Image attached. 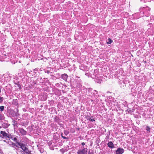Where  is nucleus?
Wrapping results in <instances>:
<instances>
[{
    "label": "nucleus",
    "instance_id": "1",
    "mask_svg": "<svg viewBox=\"0 0 154 154\" xmlns=\"http://www.w3.org/2000/svg\"><path fill=\"white\" fill-rule=\"evenodd\" d=\"M17 144L20 146V147L23 150V152L26 153H28L29 152V150L26 147V145L22 143L19 142H17Z\"/></svg>",
    "mask_w": 154,
    "mask_h": 154
},
{
    "label": "nucleus",
    "instance_id": "2",
    "mask_svg": "<svg viewBox=\"0 0 154 154\" xmlns=\"http://www.w3.org/2000/svg\"><path fill=\"white\" fill-rule=\"evenodd\" d=\"M88 149L87 148L83 147L82 149L78 150L77 152L78 154H86Z\"/></svg>",
    "mask_w": 154,
    "mask_h": 154
},
{
    "label": "nucleus",
    "instance_id": "3",
    "mask_svg": "<svg viewBox=\"0 0 154 154\" xmlns=\"http://www.w3.org/2000/svg\"><path fill=\"white\" fill-rule=\"evenodd\" d=\"M1 134H0V137H2V136L4 137L7 138L9 137V134L6 133L5 131H2L0 132Z\"/></svg>",
    "mask_w": 154,
    "mask_h": 154
},
{
    "label": "nucleus",
    "instance_id": "4",
    "mask_svg": "<svg viewBox=\"0 0 154 154\" xmlns=\"http://www.w3.org/2000/svg\"><path fill=\"white\" fill-rule=\"evenodd\" d=\"M116 154H122L124 152V150L122 148H119L116 150Z\"/></svg>",
    "mask_w": 154,
    "mask_h": 154
},
{
    "label": "nucleus",
    "instance_id": "5",
    "mask_svg": "<svg viewBox=\"0 0 154 154\" xmlns=\"http://www.w3.org/2000/svg\"><path fill=\"white\" fill-rule=\"evenodd\" d=\"M19 131L23 135H25L26 134V131L23 128H20Z\"/></svg>",
    "mask_w": 154,
    "mask_h": 154
},
{
    "label": "nucleus",
    "instance_id": "6",
    "mask_svg": "<svg viewBox=\"0 0 154 154\" xmlns=\"http://www.w3.org/2000/svg\"><path fill=\"white\" fill-rule=\"evenodd\" d=\"M68 76L66 74H63L61 75V77L64 81H66L67 79Z\"/></svg>",
    "mask_w": 154,
    "mask_h": 154
},
{
    "label": "nucleus",
    "instance_id": "7",
    "mask_svg": "<svg viewBox=\"0 0 154 154\" xmlns=\"http://www.w3.org/2000/svg\"><path fill=\"white\" fill-rule=\"evenodd\" d=\"M107 145L109 148H113L114 147V145L110 141L107 143Z\"/></svg>",
    "mask_w": 154,
    "mask_h": 154
},
{
    "label": "nucleus",
    "instance_id": "8",
    "mask_svg": "<svg viewBox=\"0 0 154 154\" xmlns=\"http://www.w3.org/2000/svg\"><path fill=\"white\" fill-rule=\"evenodd\" d=\"M8 138L11 139L12 140H13L14 141H15L17 143V142H18L17 141V140L16 137H14L12 136L9 135V137H8Z\"/></svg>",
    "mask_w": 154,
    "mask_h": 154
},
{
    "label": "nucleus",
    "instance_id": "9",
    "mask_svg": "<svg viewBox=\"0 0 154 154\" xmlns=\"http://www.w3.org/2000/svg\"><path fill=\"white\" fill-rule=\"evenodd\" d=\"M133 110H131L130 109H127L126 110V113H129L130 114H132V113L133 112Z\"/></svg>",
    "mask_w": 154,
    "mask_h": 154
},
{
    "label": "nucleus",
    "instance_id": "10",
    "mask_svg": "<svg viewBox=\"0 0 154 154\" xmlns=\"http://www.w3.org/2000/svg\"><path fill=\"white\" fill-rule=\"evenodd\" d=\"M112 42V40L110 38H109L108 39V41L107 42V43L108 44H111Z\"/></svg>",
    "mask_w": 154,
    "mask_h": 154
},
{
    "label": "nucleus",
    "instance_id": "11",
    "mask_svg": "<svg viewBox=\"0 0 154 154\" xmlns=\"http://www.w3.org/2000/svg\"><path fill=\"white\" fill-rule=\"evenodd\" d=\"M4 115L1 112H0V121L2 120L3 119Z\"/></svg>",
    "mask_w": 154,
    "mask_h": 154
},
{
    "label": "nucleus",
    "instance_id": "12",
    "mask_svg": "<svg viewBox=\"0 0 154 154\" xmlns=\"http://www.w3.org/2000/svg\"><path fill=\"white\" fill-rule=\"evenodd\" d=\"M150 128L148 126H147L146 127V130L148 133H149L150 132Z\"/></svg>",
    "mask_w": 154,
    "mask_h": 154
},
{
    "label": "nucleus",
    "instance_id": "13",
    "mask_svg": "<svg viewBox=\"0 0 154 154\" xmlns=\"http://www.w3.org/2000/svg\"><path fill=\"white\" fill-rule=\"evenodd\" d=\"M4 106H0V110L1 112L3 111L4 110Z\"/></svg>",
    "mask_w": 154,
    "mask_h": 154
},
{
    "label": "nucleus",
    "instance_id": "14",
    "mask_svg": "<svg viewBox=\"0 0 154 154\" xmlns=\"http://www.w3.org/2000/svg\"><path fill=\"white\" fill-rule=\"evenodd\" d=\"M64 133L65 135H67L69 134V132L67 130H64Z\"/></svg>",
    "mask_w": 154,
    "mask_h": 154
},
{
    "label": "nucleus",
    "instance_id": "15",
    "mask_svg": "<svg viewBox=\"0 0 154 154\" xmlns=\"http://www.w3.org/2000/svg\"><path fill=\"white\" fill-rule=\"evenodd\" d=\"M18 109L17 110V111L15 112H14V115L15 116H18L19 114L18 113Z\"/></svg>",
    "mask_w": 154,
    "mask_h": 154
},
{
    "label": "nucleus",
    "instance_id": "16",
    "mask_svg": "<svg viewBox=\"0 0 154 154\" xmlns=\"http://www.w3.org/2000/svg\"><path fill=\"white\" fill-rule=\"evenodd\" d=\"M88 120L90 121H92V122H93V121H95V118H94V119H92L91 118H90Z\"/></svg>",
    "mask_w": 154,
    "mask_h": 154
},
{
    "label": "nucleus",
    "instance_id": "17",
    "mask_svg": "<svg viewBox=\"0 0 154 154\" xmlns=\"http://www.w3.org/2000/svg\"><path fill=\"white\" fill-rule=\"evenodd\" d=\"M61 136L62 137L63 139H67V138L65 137H64V136H63V134L62 133L61 134Z\"/></svg>",
    "mask_w": 154,
    "mask_h": 154
},
{
    "label": "nucleus",
    "instance_id": "18",
    "mask_svg": "<svg viewBox=\"0 0 154 154\" xmlns=\"http://www.w3.org/2000/svg\"><path fill=\"white\" fill-rule=\"evenodd\" d=\"M3 99V97H0V103H1L2 102Z\"/></svg>",
    "mask_w": 154,
    "mask_h": 154
},
{
    "label": "nucleus",
    "instance_id": "19",
    "mask_svg": "<svg viewBox=\"0 0 154 154\" xmlns=\"http://www.w3.org/2000/svg\"><path fill=\"white\" fill-rule=\"evenodd\" d=\"M88 154H94V153L93 151L92 150H89Z\"/></svg>",
    "mask_w": 154,
    "mask_h": 154
},
{
    "label": "nucleus",
    "instance_id": "20",
    "mask_svg": "<svg viewBox=\"0 0 154 154\" xmlns=\"http://www.w3.org/2000/svg\"><path fill=\"white\" fill-rule=\"evenodd\" d=\"M60 151L62 153H63L65 152V151L64 149H62L60 150Z\"/></svg>",
    "mask_w": 154,
    "mask_h": 154
},
{
    "label": "nucleus",
    "instance_id": "21",
    "mask_svg": "<svg viewBox=\"0 0 154 154\" xmlns=\"http://www.w3.org/2000/svg\"><path fill=\"white\" fill-rule=\"evenodd\" d=\"M11 144L13 146H16L17 147H18L17 146L15 143H14L13 142H11Z\"/></svg>",
    "mask_w": 154,
    "mask_h": 154
},
{
    "label": "nucleus",
    "instance_id": "22",
    "mask_svg": "<svg viewBox=\"0 0 154 154\" xmlns=\"http://www.w3.org/2000/svg\"><path fill=\"white\" fill-rule=\"evenodd\" d=\"M81 144L82 146H84L85 145V143L84 142H82V143Z\"/></svg>",
    "mask_w": 154,
    "mask_h": 154
},
{
    "label": "nucleus",
    "instance_id": "23",
    "mask_svg": "<svg viewBox=\"0 0 154 154\" xmlns=\"http://www.w3.org/2000/svg\"><path fill=\"white\" fill-rule=\"evenodd\" d=\"M93 93H96L97 94V91L96 90H94V92H93Z\"/></svg>",
    "mask_w": 154,
    "mask_h": 154
},
{
    "label": "nucleus",
    "instance_id": "24",
    "mask_svg": "<svg viewBox=\"0 0 154 154\" xmlns=\"http://www.w3.org/2000/svg\"><path fill=\"white\" fill-rule=\"evenodd\" d=\"M76 77L77 78H79V77H78V76H77Z\"/></svg>",
    "mask_w": 154,
    "mask_h": 154
},
{
    "label": "nucleus",
    "instance_id": "25",
    "mask_svg": "<svg viewBox=\"0 0 154 154\" xmlns=\"http://www.w3.org/2000/svg\"><path fill=\"white\" fill-rule=\"evenodd\" d=\"M49 72V71H48V72Z\"/></svg>",
    "mask_w": 154,
    "mask_h": 154
},
{
    "label": "nucleus",
    "instance_id": "26",
    "mask_svg": "<svg viewBox=\"0 0 154 154\" xmlns=\"http://www.w3.org/2000/svg\"><path fill=\"white\" fill-rule=\"evenodd\" d=\"M1 128V127H0V128Z\"/></svg>",
    "mask_w": 154,
    "mask_h": 154
}]
</instances>
